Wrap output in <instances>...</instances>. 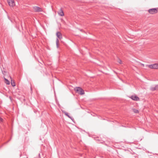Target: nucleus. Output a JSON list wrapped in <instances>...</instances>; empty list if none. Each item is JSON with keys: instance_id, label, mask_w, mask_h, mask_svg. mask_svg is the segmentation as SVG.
<instances>
[{"instance_id": "nucleus-1", "label": "nucleus", "mask_w": 158, "mask_h": 158, "mask_svg": "<svg viewBox=\"0 0 158 158\" xmlns=\"http://www.w3.org/2000/svg\"><path fill=\"white\" fill-rule=\"evenodd\" d=\"M74 89L81 95L84 94L85 93L84 90L80 87H76Z\"/></svg>"}, {"instance_id": "nucleus-2", "label": "nucleus", "mask_w": 158, "mask_h": 158, "mask_svg": "<svg viewBox=\"0 0 158 158\" xmlns=\"http://www.w3.org/2000/svg\"><path fill=\"white\" fill-rule=\"evenodd\" d=\"M148 11L150 14H154L157 13V10L156 9L154 8L148 10Z\"/></svg>"}, {"instance_id": "nucleus-3", "label": "nucleus", "mask_w": 158, "mask_h": 158, "mask_svg": "<svg viewBox=\"0 0 158 158\" xmlns=\"http://www.w3.org/2000/svg\"><path fill=\"white\" fill-rule=\"evenodd\" d=\"M7 2L9 5L10 6L13 7L15 5L14 0H7Z\"/></svg>"}, {"instance_id": "nucleus-4", "label": "nucleus", "mask_w": 158, "mask_h": 158, "mask_svg": "<svg viewBox=\"0 0 158 158\" xmlns=\"http://www.w3.org/2000/svg\"><path fill=\"white\" fill-rule=\"evenodd\" d=\"M33 8L34 9V11L35 12H41L42 11V9L40 7L37 6H34L33 7Z\"/></svg>"}, {"instance_id": "nucleus-5", "label": "nucleus", "mask_w": 158, "mask_h": 158, "mask_svg": "<svg viewBox=\"0 0 158 158\" xmlns=\"http://www.w3.org/2000/svg\"><path fill=\"white\" fill-rule=\"evenodd\" d=\"M158 89V85H156L154 86H152L150 87V90L152 91Z\"/></svg>"}, {"instance_id": "nucleus-6", "label": "nucleus", "mask_w": 158, "mask_h": 158, "mask_svg": "<svg viewBox=\"0 0 158 158\" xmlns=\"http://www.w3.org/2000/svg\"><path fill=\"white\" fill-rule=\"evenodd\" d=\"M130 98L133 100L135 101H138L139 100V98L135 95H132L130 97Z\"/></svg>"}, {"instance_id": "nucleus-7", "label": "nucleus", "mask_w": 158, "mask_h": 158, "mask_svg": "<svg viewBox=\"0 0 158 158\" xmlns=\"http://www.w3.org/2000/svg\"><path fill=\"white\" fill-rule=\"evenodd\" d=\"M59 32L58 31L56 33V35L57 37V38L56 39V45L57 48H58L59 47V40L58 38H59Z\"/></svg>"}, {"instance_id": "nucleus-8", "label": "nucleus", "mask_w": 158, "mask_h": 158, "mask_svg": "<svg viewBox=\"0 0 158 158\" xmlns=\"http://www.w3.org/2000/svg\"><path fill=\"white\" fill-rule=\"evenodd\" d=\"M62 112L64 113L65 114L66 116H67L68 117V118H70V116L68 114V113H67V112H66V111H65L64 110H62Z\"/></svg>"}, {"instance_id": "nucleus-9", "label": "nucleus", "mask_w": 158, "mask_h": 158, "mask_svg": "<svg viewBox=\"0 0 158 158\" xmlns=\"http://www.w3.org/2000/svg\"><path fill=\"white\" fill-rule=\"evenodd\" d=\"M154 69H158V64H153Z\"/></svg>"}, {"instance_id": "nucleus-10", "label": "nucleus", "mask_w": 158, "mask_h": 158, "mask_svg": "<svg viewBox=\"0 0 158 158\" xmlns=\"http://www.w3.org/2000/svg\"><path fill=\"white\" fill-rule=\"evenodd\" d=\"M4 79L5 81V83L7 85H9L10 84V82L8 80V79H6V78H4Z\"/></svg>"}, {"instance_id": "nucleus-11", "label": "nucleus", "mask_w": 158, "mask_h": 158, "mask_svg": "<svg viewBox=\"0 0 158 158\" xmlns=\"http://www.w3.org/2000/svg\"><path fill=\"white\" fill-rule=\"evenodd\" d=\"M64 15V13L63 10L61 9L60 10V16H63Z\"/></svg>"}, {"instance_id": "nucleus-12", "label": "nucleus", "mask_w": 158, "mask_h": 158, "mask_svg": "<svg viewBox=\"0 0 158 158\" xmlns=\"http://www.w3.org/2000/svg\"><path fill=\"white\" fill-rule=\"evenodd\" d=\"M11 84L13 86H15V82L13 81L12 80H11Z\"/></svg>"}, {"instance_id": "nucleus-13", "label": "nucleus", "mask_w": 158, "mask_h": 158, "mask_svg": "<svg viewBox=\"0 0 158 158\" xmlns=\"http://www.w3.org/2000/svg\"><path fill=\"white\" fill-rule=\"evenodd\" d=\"M133 112L135 113H138L139 112V111L138 110L136 109H133Z\"/></svg>"}, {"instance_id": "nucleus-14", "label": "nucleus", "mask_w": 158, "mask_h": 158, "mask_svg": "<svg viewBox=\"0 0 158 158\" xmlns=\"http://www.w3.org/2000/svg\"><path fill=\"white\" fill-rule=\"evenodd\" d=\"M148 67L150 69H154L153 65L151 64L148 65Z\"/></svg>"}, {"instance_id": "nucleus-15", "label": "nucleus", "mask_w": 158, "mask_h": 158, "mask_svg": "<svg viewBox=\"0 0 158 158\" xmlns=\"http://www.w3.org/2000/svg\"><path fill=\"white\" fill-rule=\"evenodd\" d=\"M118 62L120 64H121L122 63V61L120 59H118Z\"/></svg>"}, {"instance_id": "nucleus-16", "label": "nucleus", "mask_w": 158, "mask_h": 158, "mask_svg": "<svg viewBox=\"0 0 158 158\" xmlns=\"http://www.w3.org/2000/svg\"><path fill=\"white\" fill-rule=\"evenodd\" d=\"M70 118L74 122V119H73V118L71 116H70V118Z\"/></svg>"}, {"instance_id": "nucleus-17", "label": "nucleus", "mask_w": 158, "mask_h": 158, "mask_svg": "<svg viewBox=\"0 0 158 158\" xmlns=\"http://www.w3.org/2000/svg\"><path fill=\"white\" fill-rule=\"evenodd\" d=\"M60 40L62 38V34H61V33L60 32Z\"/></svg>"}, {"instance_id": "nucleus-18", "label": "nucleus", "mask_w": 158, "mask_h": 158, "mask_svg": "<svg viewBox=\"0 0 158 158\" xmlns=\"http://www.w3.org/2000/svg\"><path fill=\"white\" fill-rule=\"evenodd\" d=\"M2 119L0 117V121H2Z\"/></svg>"}, {"instance_id": "nucleus-19", "label": "nucleus", "mask_w": 158, "mask_h": 158, "mask_svg": "<svg viewBox=\"0 0 158 158\" xmlns=\"http://www.w3.org/2000/svg\"><path fill=\"white\" fill-rule=\"evenodd\" d=\"M61 21H63V20L62 19H61Z\"/></svg>"}, {"instance_id": "nucleus-20", "label": "nucleus", "mask_w": 158, "mask_h": 158, "mask_svg": "<svg viewBox=\"0 0 158 158\" xmlns=\"http://www.w3.org/2000/svg\"><path fill=\"white\" fill-rule=\"evenodd\" d=\"M8 18L9 19V16H8Z\"/></svg>"}, {"instance_id": "nucleus-21", "label": "nucleus", "mask_w": 158, "mask_h": 158, "mask_svg": "<svg viewBox=\"0 0 158 158\" xmlns=\"http://www.w3.org/2000/svg\"><path fill=\"white\" fill-rule=\"evenodd\" d=\"M80 31H82V30H80Z\"/></svg>"}, {"instance_id": "nucleus-22", "label": "nucleus", "mask_w": 158, "mask_h": 158, "mask_svg": "<svg viewBox=\"0 0 158 158\" xmlns=\"http://www.w3.org/2000/svg\"><path fill=\"white\" fill-rule=\"evenodd\" d=\"M58 14H59V12H58Z\"/></svg>"}]
</instances>
